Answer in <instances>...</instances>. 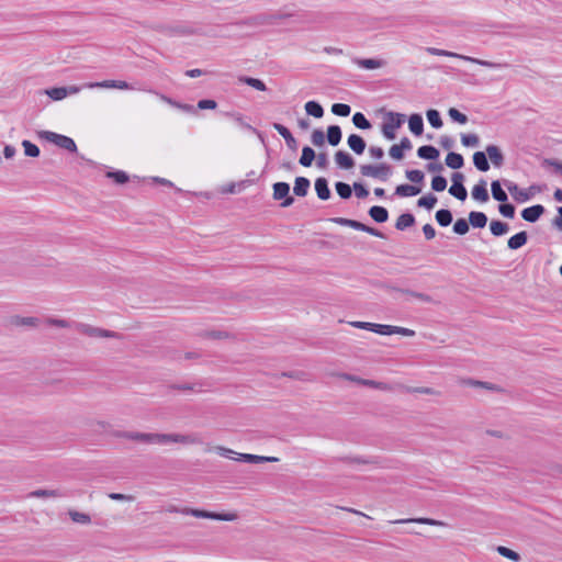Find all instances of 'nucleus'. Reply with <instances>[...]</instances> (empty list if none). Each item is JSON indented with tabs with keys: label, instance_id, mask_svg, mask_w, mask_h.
<instances>
[{
	"label": "nucleus",
	"instance_id": "1",
	"mask_svg": "<svg viewBox=\"0 0 562 562\" xmlns=\"http://www.w3.org/2000/svg\"><path fill=\"white\" fill-rule=\"evenodd\" d=\"M119 437L140 441L144 443H156V445H168V443H184L193 445L199 443L200 440L193 435H180V434H149L138 431H122L117 435Z\"/></svg>",
	"mask_w": 562,
	"mask_h": 562
},
{
	"label": "nucleus",
	"instance_id": "2",
	"mask_svg": "<svg viewBox=\"0 0 562 562\" xmlns=\"http://www.w3.org/2000/svg\"><path fill=\"white\" fill-rule=\"evenodd\" d=\"M406 116L402 113L389 111L385 113V121L382 124V134L389 139L393 140L396 137L395 131L402 126Z\"/></svg>",
	"mask_w": 562,
	"mask_h": 562
},
{
	"label": "nucleus",
	"instance_id": "3",
	"mask_svg": "<svg viewBox=\"0 0 562 562\" xmlns=\"http://www.w3.org/2000/svg\"><path fill=\"white\" fill-rule=\"evenodd\" d=\"M40 136L59 148L66 149L69 153H76L77 151V145L75 140L71 137H68L66 135L57 134L55 132L50 131H42L40 133Z\"/></svg>",
	"mask_w": 562,
	"mask_h": 562
},
{
	"label": "nucleus",
	"instance_id": "4",
	"mask_svg": "<svg viewBox=\"0 0 562 562\" xmlns=\"http://www.w3.org/2000/svg\"><path fill=\"white\" fill-rule=\"evenodd\" d=\"M360 173L363 177H371L381 181H386L392 175V167L387 164L361 165Z\"/></svg>",
	"mask_w": 562,
	"mask_h": 562
},
{
	"label": "nucleus",
	"instance_id": "5",
	"mask_svg": "<svg viewBox=\"0 0 562 562\" xmlns=\"http://www.w3.org/2000/svg\"><path fill=\"white\" fill-rule=\"evenodd\" d=\"M273 199L281 202L282 207H289L294 203V198L290 195V184L286 182H276L273 184Z\"/></svg>",
	"mask_w": 562,
	"mask_h": 562
},
{
	"label": "nucleus",
	"instance_id": "6",
	"mask_svg": "<svg viewBox=\"0 0 562 562\" xmlns=\"http://www.w3.org/2000/svg\"><path fill=\"white\" fill-rule=\"evenodd\" d=\"M426 50L430 55H434V56H447V57L462 58V59H465V60H469V61H472V63H476V64L482 65V66H488V67L492 66V64L488 63V61L475 59V58H472V57L462 56V55H459L457 53H452V52L445 50V49H439V48H435V47H428Z\"/></svg>",
	"mask_w": 562,
	"mask_h": 562
},
{
	"label": "nucleus",
	"instance_id": "7",
	"mask_svg": "<svg viewBox=\"0 0 562 562\" xmlns=\"http://www.w3.org/2000/svg\"><path fill=\"white\" fill-rule=\"evenodd\" d=\"M79 91V88L76 86L70 87H55L47 89L45 93L54 101H59L66 98L68 94H74Z\"/></svg>",
	"mask_w": 562,
	"mask_h": 562
},
{
	"label": "nucleus",
	"instance_id": "8",
	"mask_svg": "<svg viewBox=\"0 0 562 562\" xmlns=\"http://www.w3.org/2000/svg\"><path fill=\"white\" fill-rule=\"evenodd\" d=\"M80 331L89 337H98V338H110V337H115L116 336V333L114 331H111V330H108V329H103V328H99V327H93V326H90V325H83L81 324L80 325Z\"/></svg>",
	"mask_w": 562,
	"mask_h": 562
},
{
	"label": "nucleus",
	"instance_id": "9",
	"mask_svg": "<svg viewBox=\"0 0 562 562\" xmlns=\"http://www.w3.org/2000/svg\"><path fill=\"white\" fill-rule=\"evenodd\" d=\"M546 212V209L541 204H535L526 207L521 211V217L529 223H536L541 215Z\"/></svg>",
	"mask_w": 562,
	"mask_h": 562
},
{
	"label": "nucleus",
	"instance_id": "10",
	"mask_svg": "<svg viewBox=\"0 0 562 562\" xmlns=\"http://www.w3.org/2000/svg\"><path fill=\"white\" fill-rule=\"evenodd\" d=\"M504 184L515 201L519 203L529 201V195L527 194L526 189H520L517 183L509 180H504Z\"/></svg>",
	"mask_w": 562,
	"mask_h": 562
},
{
	"label": "nucleus",
	"instance_id": "11",
	"mask_svg": "<svg viewBox=\"0 0 562 562\" xmlns=\"http://www.w3.org/2000/svg\"><path fill=\"white\" fill-rule=\"evenodd\" d=\"M487 158L494 165V167L499 168L504 165L505 157L502 153L501 148L496 145H487L485 148Z\"/></svg>",
	"mask_w": 562,
	"mask_h": 562
},
{
	"label": "nucleus",
	"instance_id": "12",
	"mask_svg": "<svg viewBox=\"0 0 562 562\" xmlns=\"http://www.w3.org/2000/svg\"><path fill=\"white\" fill-rule=\"evenodd\" d=\"M351 326L360 329L370 330L373 333H376L379 335L386 336V331L389 330V325L383 324H375V323H369V322H351Z\"/></svg>",
	"mask_w": 562,
	"mask_h": 562
},
{
	"label": "nucleus",
	"instance_id": "13",
	"mask_svg": "<svg viewBox=\"0 0 562 562\" xmlns=\"http://www.w3.org/2000/svg\"><path fill=\"white\" fill-rule=\"evenodd\" d=\"M273 128L284 138L285 143H286V146L291 149V150H296L297 148V142L296 139L293 137L292 133L290 132V130L280 124V123H273Z\"/></svg>",
	"mask_w": 562,
	"mask_h": 562
},
{
	"label": "nucleus",
	"instance_id": "14",
	"mask_svg": "<svg viewBox=\"0 0 562 562\" xmlns=\"http://www.w3.org/2000/svg\"><path fill=\"white\" fill-rule=\"evenodd\" d=\"M472 198L477 202H487L490 200L488 191L486 188V181L481 179L473 188H472Z\"/></svg>",
	"mask_w": 562,
	"mask_h": 562
},
{
	"label": "nucleus",
	"instance_id": "15",
	"mask_svg": "<svg viewBox=\"0 0 562 562\" xmlns=\"http://www.w3.org/2000/svg\"><path fill=\"white\" fill-rule=\"evenodd\" d=\"M315 191H316V194L317 196L323 200V201H326L330 198L331 195V192H330V189L328 187V181L326 178L324 177H319L315 180Z\"/></svg>",
	"mask_w": 562,
	"mask_h": 562
},
{
	"label": "nucleus",
	"instance_id": "16",
	"mask_svg": "<svg viewBox=\"0 0 562 562\" xmlns=\"http://www.w3.org/2000/svg\"><path fill=\"white\" fill-rule=\"evenodd\" d=\"M347 143L350 149L357 155L363 154L367 147L366 140L358 134L349 135Z\"/></svg>",
	"mask_w": 562,
	"mask_h": 562
},
{
	"label": "nucleus",
	"instance_id": "17",
	"mask_svg": "<svg viewBox=\"0 0 562 562\" xmlns=\"http://www.w3.org/2000/svg\"><path fill=\"white\" fill-rule=\"evenodd\" d=\"M335 161L341 169H351L355 166V159L350 154L344 150H338L335 154Z\"/></svg>",
	"mask_w": 562,
	"mask_h": 562
},
{
	"label": "nucleus",
	"instance_id": "18",
	"mask_svg": "<svg viewBox=\"0 0 562 562\" xmlns=\"http://www.w3.org/2000/svg\"><path fill=\"white\" fill-rule=\"evenodd\" d=\"M528 241V234L527 232L525 231H521L515 235H513L508 240H507V247L512 250H517L519 248H521L522 246H525Z\"/></svg>",
	"mask_w": 562,
	"mask_h": 562
},
{
	"label": "nucleus",
	"instance_id": "19",
	"mask_svg": "<svg viewBox=\"0 0 562 562\" xmlns=\"http://www.w3.org/2000/svg\"><path fill=\"white\" fill-rule=\"evenodd\" d=\"M368 213L379 224L385 223L389 220V211L384 206L373 205L369 209Z\"/></svg>",
	"mask_w": 562,
	"mask_h": 562
},
{
	"label": "nucleus",
	"instance_id": "20",
	"mask_svg": "<svg viewBox=\"0 0 562 562\" xmlns=\"http://www.w3.org/2000/svg\"><path fill=\"white\" fill-rule=\"evenodd\" d=\"M408 127L409 131L416 135L419 136L424 132V121L423 116L418 113H414L408 117Z\"/></svg>",
	"mask_w": 562,
	"mask_h": 562
},
{
	"label": "nucleus",
	"instance_id": "21",
	"mask_svg": "<svg viewBox=\"0 0 562 562\" xmlns=\"http://www.w3.org/2000/svg\"><path fill=\"white\" fill-rule=\"evenodd\" d=\"M439 155V150L432 145H423L417 149V156L420 159L436 160L438 159Z\"/></svg>",
	"mask_w": 562,
	"mask_h": 562
},
{
	"label": "nucleus",
	"instance_id": "22",
	"mask_svg": "<svg viewBox=\"0 0 562 562\" xmlns=\"http://www.w3.org/2000/svg\"><path fill=\"white\" fill-rule=\"evenodd\" d=\"M487 216L485 213L483 212H479V211H471L469 213V224L473 227V228H483L485 227V225L487 224Z\"/></svg>",
	"mask_w": 562,
	"mask_h": 562
},
{
	"label": "nucleus",
	"instance_id": "23",
	"mask_svg": "<svg viewBox=\"0 0 562 562\" xmlns=\"http://www.w3.org/2000/svg\"><path fill=\"white\" fill-rule=\"evenodd\" d=\"M337 461H340V462H346V463H355V464H373V465H376L379 464L376 458H373V457H350V456H347V457H339V458H336Z\"/></svg>",
	"mask_w": 562,
	"mask_h": 562
},
{
	"label": "nucleus",
	"instance_id": "24",
	"mask_svg": "<svg viewBox=\"0 0 562 562\" xmlns=\"http://www.w3.org/2000/svg\"><path fill=\"white\" fill-rule=\"evenodd\" d=\"M473 164L479 171L486 172L490 170V162L486 151H475L473 154Z\"/></svg>",
	"mask_w": 562,
	"mask_h": 562
},
{
	"label": "nucleus",
	"instance_id": "25",
	"mask_svg": "<svg viewBox=\"0 0 562 562\" xmlns=\"http://www.w3.org/2000/svg\"><path fill=\"white\" fill-rule=\"evenodd\" d=\"M416 220H415V216L409 213V212H406V213H403L401 214L396 222H395V228L397 231H405L409 227H412L414 224H415Z\"/></svg>",
	"mask_w": 562,
	"mask_h": 562
},
{
	"label": "nucleus",
	"instance_id": "26",
	"mask_svg": "<svg viewBox=\"0 0 562 562\" xmlns=\"http://www.w3.org/2000/svg\"><path fill=\"white\" fill-rule=\"evenodd\" d=\"M420 191L422 189L419 187L404 183L396 187L394 194L401 198H406L417 195Z\"/></svg>",
	"mask_w": 562,
	"mask_h": 562
},
{
	"label": "nucleus",
	"instance_id": "27",
	"mask_svg": "<svg viewBox=\"0 0 562 562\" xmlns=\"http://www.w3.org/2000/svg\"><path fill=\"white\" fill-rule=\"evenodd\" d=\"M342 132L338 125H329L327 127L326 139L329 145L337 146L341 142Z\"/></svg>",
	"mask_w": 562,
	"mask_h": 562
},
{
	"label": "nucleus",
	"instance_id": "28",
	"mask_svg": "<svg viewBox=\"0 0 562 562\" xmlns=\"http://www.w3.org/2000/svg\"><path fill=\"white\" fill-rule=\"evenodd\" d=\"M310 186H311V182L307 178L296 177V179L294 181L293 192L295 195L303 198L307 194Z\"/></svg>",
	"mask_w": 562,
	"mask_h": 562
},
{
	"label": "nucleus",
	"instance_id": "29",
	"mask_svg": "<svg viewBox=\"0 0 562 562\" xmlns=\"http://www.w3.org/2000/svg\"><path fill=\"white\" fill-rule=\"evenodd\" d=\"M491 191H492L493 199L498 201L499 203L508 201V195L505 192V190L502 188L499 180L492 181Z\"/></svg>",
	"mask_w": 562,
	"mask_h": 562
},
{
	"label": "nucleus",
	"instance_id": "30",
	"mask_svg": "<svg viewBox=\"0 0 562 562\" xmlns=\"http://www.w3.org/2000/svg\"><path fill=\"white\" fill-rule=\"evenodd\" d=\"M490 231H491L493 236L501 237V236H503V235L508 233L509 225L507 223H505V222H502V221H498V220H493L490 223Z\"/></svg>",
	"mask_w": 562,
	"mask_h": 562
},
{
	"label": "nucleus",
	"instance_id": "31",
	"mask_svg": "<svg viewBox=\"0 0 562 562\" xmlns=\"http://www.w3.org/2000/svg\"><path fill=\"white\" fill-rule=\"evenodd\" d=\"M305 111L307 115H311L315 119H321L324 115V109L322 104L317 101L311 100L305 103Z\"/></svg>",
	"mask_w": 562,
	"mask_h": 562
},
{
	"label": "nucleus",
	"instance_id": "32",
	"mask_svg": "<svg viewBox=\"0 0 562 562\" xmlns=\"http://www.w3.org/2000/svg\"><path fill=\"white\" fill-rule=\"evenodd\" d=\"M446 165L451 169H460L464 165V159L461 154L450 151L446 157Z\"/></svg>",
	"mask_w": 562,
	"mask_h": 562
},
{
	"label": "nucleus",
	"instance_id": "33",
	"mask_svg": "<svg viewBox=\"0 0 562 562\" xmlns=\"http://www.w3.org/2000/svg\"><path fill=\"white\" fill-rule=\"evenodd\" d=\"M436 221L441 227H447L452 223L453 216L450 210L440 209L436 212Z\"/></svg>",
	"mask_w": 562,
	"mask_h": 562
},
{
	"label": "nucleus",
	"instance_id": "34",
	"mask_svg": "<svg viewBox=\"0 0 562 562\" xmlns=\"http://www.w3.org/2000/svg\"><path fill=\"white\" fill-rule=\"evenodd\" d=\"M315 158V150L310 146H304L299 162L303 167H311Z\"/></svg>",
	"mask_w": 562,
	"mask_h": 562
},
{
	"label": "nucleus",
	"instance_id": "35",
	"mask_svg": "<svg viewBox=\"0 0 562 562\" xmlns=\"http://www.w3.org/2000/svg\"><path fill=\"white\" fill-rule=\"evenodd\" d=\"M396 522L397 524L416 522V524H424V525H430V526H445L446 525L443 521L436 520L432 518H426V517L400 519V520H396Z\"/></svg>",
	"mask_w": 562,
	"mask_h": 562
},
{
	"label": "nucleus",
	"instance_id": "36",
	"mask_svg": "<svg viewBox=\"0 0 562 562\" xmlns=\"http://www.w3.org/2000/svg\"><path fill=\"white\" fill-rule=\"evenodd\" d=\"M331 222H334L338 225H341V226H347V227L353 228L356 231H360V232L363 228V223L356 221V220H349V218H345V217H334V218H331Z\"/></svg>",
	"mask_w": 562,
	"mask_h": 562
},
{
	"label": "nucleus",
	"instance_id": "37",
	"mask_svg": "<svg viewBox=\"0 0 562 562\" xmlns=\"http://www.w3.org/2000/svg\"><path fill=\"white\" fill-rule=\"evenodd\" d=\"M355 63L363 68V69H376V68H380L383 64L382 60L380 59H374V58H362V59H355Z\"/></svg>",
	"mask_w": 562,
	"mask_h": 562
},
{
	"label": "nucleus",
	"instance_id": "38",
	"mask_svg": "<svg viewBox=\"0 0 562 562\" xmlns=\"http://www.w3.org/2000/svg\"><path fill=\"white\" fill-rule=\"evenodd\" d=\"M395 291L397 292H401V293H404V294H407L409 296H413L422 302H425V303H431L432 302V297L426 293H422V292H417V291H413V290H409V289H400V288H394Z\"/></svg>",
	"mask_w": 562,
	"mask_h": 562
},
{
	"label": "nucleus",
	"instance_id": "39",
	"mask_svg": "<svg viewBox=\"0 0 562 562\" xmlns=\"http://www.w3.org/2000/svg\"><path fill=\"white\" fill-rule=\"evenodd\" d=\"M352 123L357 128L370 130L372 127L370 121L361 112H356L352 116Z\"/></svg>",
	"mask_w": 562,
	"mask_h": 562
},
{
	"label": "nucleus",
	"instance_id": "40",
	"mask_svg": "<svg viewBox=\"0 0 562 562\" xmlns=\"http://www.w3.org/2000/svg\"><path fill=\"white\" fill-rule=\"evenodd\" d=\"M335 189H336L337 194L344 200H348L352 195V188L346 182H342V181L336 182Z\"/></svg>",
	"mask_w": 562,
	"mask_h": 562
},
{
	"label": "nucleus",
	"instance_id": "41",
	"mask_svg": "<svg viewBox=\"0 0 562 562\" xmlns=\"http://www.w3.org/2000/svg\"><path fill=\"white\" fill-rule=\"evenodd\" d=\"M426 116H427V120H428L429 124L434 128L442 127L443 123H442V120H441L439 111H437L435 109H430V110H428L426 112Z\"/></svg>",
	"mask_w": 562,
	"mask_h": 562
},
{
	"label": "nucleus",
	"instance_id": "42",
	"mask_svg": "<svg viewBox=\"0 0 562 562\" xmlns=\"http://www.w3.org/2000/svg\"><path fill=\"white\" fill-rule=\"evenodd\" d=\"M105 176L117 184H124L130 180L128 175L123 170L108 171Z\"/></svg>",
	"mask_w": 562,
	"mask_h": 562
},
{
	"label": "nucleus",
	"instance_id": "43",
	"mask_svg": "<svg viewBox=\"0 0 562 562\" xmlns=\"http://www.w3.org/2000/svg\"><path fill=\"white\" fill-rule=\"evenodd\" d=\"M268 21L267 16L263 15V14H258V15H254V16H250V18H247L240 22H238V24H241V25H247V26H260V25H263L266 24Z\"/></svg>",
	"mask_w": 562,
	"mask_h": 562
},
{
	"label": "nucleus",
	"instance_id": "44",
	"mask_svg": "<svg viewBox=\"0 0 562 562\" xmlns=\"http://www.w3.org/2000/svg\"><path fill=\"white\" fill-rule=\"evenodd\" d=\"M438 199L432 193H428L427 195L422 196L417 201V206L425 207L426 210H431L436 205Z\"/></svg>",
	"mask_w": 562,
	"mask_h": 562
},
{
	"label": "nucleus",
	"instance_id": "45",
	"mask_svg": "<svg viewBox=\"0 0 562 562\" xmlns=\"http://www.w3.org/2000/svg\"><path fill=\"white\" fill-rule=\"evenodd\" d=\"M239 80L246 85H248L249 87L256 89V90H259V91H266L267 90V86L266 83L258 79V78H252V77H240Z\"/></svg>",
	"mask_w": 562,
	"mask_h": 562
},
{
	"label": "nucleus",
	"instance_id": "46",
	"mask_svg": "<svg viewBox=\"0 0 562 562\" xmlns=\"http://www.w3.org/2000/svg\"><path fill=\"white\" fill-rule=\"evenodd\" d=\"M470 229L469 218H458L452 227V231L457 235H465Z\"/></svg>",
	"mask_w": 562,
	"mask_h": 562
},
{
	"label": "nucleus",
	"instance_id": "47",
	"mask_svg": "<svg viewBox=\"0 0 562 562\" xmlns=\"http://www.w3.org/2000/svg\"><path fill=\"white\" fill-rule=\"evenodd\" d=\"M449 193L460 201H464L468 198V191L464 184H451L449 188Z\"/></svg>",
	"mask_w": 562,
	"mask_h": 562
},
{
	"label": "nucleus",
	"instance_id": "48",
	"mask_svg": "<svg viewBox=\"0 0 562 562\" xmlns=\"http://www.w3.org/2000/svg\"><path fill=\"white\" fill-rule=\"evenodd\" d=\"M38 318L36 317H23V316H13L11 323L16 326H36L38 324Z\"/></svg>",
	"mask_w": 562,
	"mask_h": 562
},
{
	"label": "nucleus",
	"instance_id": "49",
	"mask_svg": "<svg viewBox=\"0 0 562 562\" xmlns=\"http://www.w3.org/2000/svg\"><path fill=\"white\" fill-rule=\"evenodd\" d=\"M498 212L506 218H514L516 213V207L514 204L503 202L498 205Z\"/></svg>",
	"mask_w": 562,
	"mask_h": 562
},
{
	"label": "nucleus",
	"instance_id": "50",
	"mask_svg": "<svg viewBox=\"0 0 562 562\" xmlns=\"http://www.w3.org/2000/svg\"><path fill=\"white\" fill-rule=\"evenodd\" d=\"M30 496L37 497V498H41V497H59V496H63V494L58 490H44V488H40V490L33 491L30 494Z\"/></svg>",
	"mask_w": 562,
	"mask_h": 562
},
{
	"label": "nucleus",
	"instance_id": "51",
	"mask_svg": "<svg viewBox=\"0 0 562 562\" xmlns=\"http://www.w3.org/2000/svg\"><path fill=\"white\" fill-rule=\"evenodd\" d=\"M331 112L337 116L346 117L350 114L351 108L349 104L346 103H334L331 105Z\"/></svg>",
	"mask_w": 562,
	"mask_h": 562
},
{
	"label": "nucleus",
	"instance_id": "52",
	"mask_svg": "<svg viewBox=\"0 0 562 562\" xmlns=\"http://www.w3.org/2000/svg\"><path fill=\"white\" fill-rule=\"evenodd\" d=\"M387 328H389V330L386 331V336H390V335H393V334H398V335H402V336H405V337H413V336H415V331L413 329H409V328L398 327V326H393V325H389Z\"/></svg>",
	"mask_w": 562,
	"mask_h": 562
},
{
	"label": "nucleus",
	"instance_id": "53",
	"mask_svg": "<svg viewBox=\"0 0 562 562\" xmlns=\"http://www.w3.org/2000/svg\"><path fill=\"white\" fill-rule=\"evenodd\" d=\"M183 514L191 515L196 518H207L213 519V513L214 512H207L203 509H196V508H186L182 510Z\"/></svg>",
	"mask_w": 562,
	"mask_h": 562
},
{
	"label": "nucleus",
	"instance_id": "54",
	"mask_svg": "<svg viewBox=\"0 0 562 562\" xmlns=\"http://www.w3.org/2000/svg\"><path fill=\"white\" fill-rule=\"evenodd\" d=\"M22 146L24 148L25 156L33 157V158L40 156L41 151H40L38 146L33 144L32 142L25 139L22 142Z\"/></svg>",
	"mask_w": 562,
	"mask_h": 562
},
{
	"label": "nucleus",
	"instance_id": "55",
	"mask_svg": "<svg viewBox=\"0 0 562 562\" xmlns=\"http://www.w3.org/2000/svg\"><path fill=\"white\" fill-rule=\"evenodd\" d=\"M148 91H149V92H151V93H155L156 95H159L161 100H164V101H166L167 103L172 104V105H175V106H177V108H179V109H181V110H183V111H187V112H193V111H194L193 105H190V104H181V103L175 102V101H172L170 98H168V97H166V95H164V94H160V93H158V92H156V91H154V90H148Z\"/></svg>",
	"mask_w": 562,
	"mask_h": 562
},
{
	"label": "nucleus",
	"instance_id": "56",
	"mask_svg": "<svg viewBox=\"0 0 562 562\" xmlns=\"http://www.w3.org/2000/svg\"><path fill=\"white\" fill-rule=\"evenodd\" d=\"M447 188V179L443 176H435L431 179V189L436 192H441Z\"/></svg>",
	"mask_w": 562,
	"mask_h": 562
},
{
	"label": "nucleus",
	"instance_id": "57",
	"mask_svg": "<svg viewBox=\"0 0 562 562\" xmlns=\"http://www.w3.org/2000/svg\"><path fill=\"white\" fill-rule=\"evenodd\" d=\"M497 552L502 557L507 558V559H509L512 561L517 562V561L520 560V555L516 551H514V550H512V549H509L507 547H504V546L497 547Z\"/></svg>",
	"mask_w": 562,
	"mask_h": 562
},
{
	"label": "nucleus",
	"instance_id": "58",
	"mask_svg": "<svg viewBox=\"0 0 562 562\" xmlns=\"http://www.w3.org/2000/svg\"><path fill=\"white\" fill-rule=\"evenodd\" d=\"M406 178L414 183H422L425 179V175L422 170L412 169L405 171Z\"/></svg>",
	"mask_w": 562,
	"mask_h": 562
},
{
	"label": "nucleus",
	"instance_id": "59",
	"mask_svg": "<svg viewBox=\"0 0 562 562\" xmlns=\"http://www.w3.org/2000/svg\"><path fill=\"white\" fill-rule=\"evenodd\" d=\"M461 143L465 147H475L480 143V137L476 134H462Z\"/></svg>",
	"mask_w": 562,
	"mask_h": 562
},
{
	"label": "nucleus",
	"instance_id": "60",
	"mask_svg": "<svg viewBox=\"0 0 562 562\" xmlns=\"http://www.w3.org/2000/svg\"><path fill=\"white\" fill-rule=\"evenodd\" d=\"M450 119L459 124H465L468 122V116L461 113L456 108H450L448 111Z\"/></svg>",
	"mask_w": 562,
	"mask_h": 562
},
{
	"label": "nucleus",
	"instance_id": "61",
	"mask_svg": "<svg viewBox=\"0 0 562 562\" xmlns=\"http://www.w3.org/2000/svg\"><path fill=\"white\" fill-rule=\"evenodd\" d=\"M359 384L366 385L369 387H373V389L384 390V391L391 390L389 384H386L384 382L374 381V380H367V379L359 380Z\"/></svg>",
	"mask_w": 562,
	"mask_h": 562
},
{
	"label": "nucleus",
	"instance_id": "62",
	"mask_svg": "<svg viewBox=\"0 0 562 562\" xmlns=\"http://www.w3.org/2000/svg\"><path fill=\"white\" fill-rule=\"evenodd\" d=\"M69 516L72 521L78 524H89L91 521L90 516L85 513L71 510L69 512Z\"/></svg>",
	"mask_w": 562,
	"mask_h": 562
},
{
	"label": "nucleus",
	"instance_id": "63",
	"mask_svg": "<svg viewBox=\"0 0 562 562\" xmlns=\"http://www.w3.org/2000/svg\"><path fill=\"white\" fill-rule=\"evenodd\" d=\"M325 134L322 130H314L311 135V142L314 146H323L325 144Z\"/></svg>",
	"mask_w": 562,
	"mask_h": 562
},
{
	"label": "nucleus",
	"instance_id": "64",
	"mask_svg": "<svg viewBox=\"0 0 562 562\" xmlns=\"http://www.w3.org/2000/svg\"><path fill=\"white\" fill-rule=\"evenodd\" d=\"M262 456L250 454V453H238L237 461H243L247 463H261Z\"/></svg>",
	"mask_w": 562,
	"mask_h": 562
}]
</instances>
